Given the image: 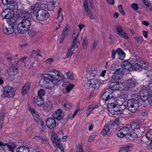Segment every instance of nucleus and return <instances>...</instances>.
I'll list each match as a JSON object with an SVG mask.
<instances>
[{
  "mask_svg": "<svg viewBox=\"0 0 152 152\" xmlns=\"http://www.w3.org/2000/svg\"><path fill=\"white\" fill-rule=\"evenodd\" d=\"M54 75L53 74H46L42 79L39 82V85L44 88L51 89L54 87V85H59L60 82H58L56 79H53V78L50 76Z\"/></svg>",
  "mask_w": 152,
  "mask_h": 152,
  "instance_id": "obj_1",
  "label": "nucleus"
},
{
  "mask_svg": "<svg viewBox=\"0 0 152 152\" xmlns=\"http://www.w3.org/2000/svg\"><path fill=\"white\" fill-rule=\"evenodd\" d=\"M98 70L97 69H95L89 74L90 79L87 81V84L90 87L94 88L95 89H98L99 87L101 84H104L106 83L107 80H103L100 82L95 78L98 76L97 74Z\"/></svg>",
  "mask_w": 152,
  "mask_h": 152,
  "instance_id": "obj_2",
  "label": "nucleus"
},
{
  "mask_svg": "<svg viewBox=\"0 0 152 152\" xmlns=\"http://www.w3.org/2000/svg\"><path fill=\"white\" fill-rule=\"evenodd\" d=\"M130 129L129 136L131 137L137 138L141 136L143 130L141 125L135 123H132L129 126Z\"/></svg>",
  "mask_w": 152,
  "mask_h": 152,
  "instance_id": "obj_3",
  "label": "nucleus"
},
{
  "mask_svg": "<svg viewBox=\"0 0 152 152\" xmlns=\"http://www.w3.org/2000/svg\"><path fill=\"white\" fill-rule=\"evenodd\" d=\"M121 105L117 102L109 103L108 105L109 111L113 115L120 116L123 112L121 107Z\"/></svg>",
  "mask_w": 152,
  "mask_h": 152,
  "instance_id": "obj_4",
  "label": "nucleus"
},
{
  "mask_svg": "<svg viewBox=\"0 0 152 152\" xmlns=\"http://www.w3.org/2000/svg\"><path fill=\"white\" fill-rule=\"evenodd\" d=\"M139 96L138 97H135L136 99H132L128 100L126 108L132 113L135 112L138 108L139 106Z\"/></svg>",
  "mask_w": 152,
  "mask_h": 152,
  "instance_id": "obj_5",
  "label": "nucleus"
},
{
  "mask_svg": "<svg viewBox=\"0 0 152 152\" xmlns=\"http://www.w3.org/2000/svg\"><path fill=\"white\" fill-rule=\"evenodd\" d=\"M129 126L128 125L127 126H124L117 133V136L119 137H125L124 138L126 140H130V137H131L129 136L130 129Z\"/></svg>",
  "mask_w": 152,
  "mask_h": 152,
  "instance_id": "obj_6",
  "label": "nucleus"
},
{
  "mask_svg": "<svg viewBox=\"0 0 152 152\" xmlns=\"http://www.w3.org/2000/svg\"><path fill=\"white\" fill-rule=\"evenodd\" d=\"M36 19L39 21H43L48 18L49 15L47 11L41 9L36 13Z\"/></svg>",
  "mask_w": 152,
  "mask_h": 152,
  "instance_id": "obj_7",
  "label": "nucleus"
},
{
  "mask_svg": "<svg viewBox=\"0 0 152 152\" xmlns=\"http://www.w3.org/2000/svg\"><path fill=\"white\" fill-rule=\"evenodd\" d=\"M138 83L134 79H130L126 81L124 85V89L126 91L132 90L135 87Z\"/></svg>",
  "mask_w": 152,
  "mask_h": 152,
  "instance_id": "obj_8",
  "label": "nucleus"
},
{
  "mask_svg": "<svg viewBox=\"0 0 152 152\" xmlns=\"http://www.w3.org/2000/svg\"><path fill=\"white\" fill-rule=\"evenodd\" d=\"M140 98L141 100L144 102H147L151 105H152V93L146 92L144 91L143 93L140 94Z\"/></svg>",
  "mask_w": 152,
  "mask_h": 152,
  "instance_id": "obj_9",
  "label": "nucleus"
},
{
  "mask_svg": "<svg viewBox=\"0 0 152 152\" xmlns=\"http://www.w3.org/2000/svg\"><path fill=\"white\" fill-rule=\"evenodd\" d=\"M1 94V96L3 98L7 97L10 98L14 96L15 91L14 89L11 87L6 86L4 88V91Z\"/></svg>",
  "mask_w": 152,
  "mask_h": 152,
  "instance_id": "obj_10",
  "label": "nucleus"
},
{
  "mask_svg": "<svg viewBox=\"0 0 152 152\" xmlns=\"http://www.w3.org/2000/svg\"><path fill=\"white\" fill-rule=\"evenodd\" d=\"M145 64L144 61L141 59L137 58L133 64V68L135 71H140L142 69L143 64Z\"/></svg>",
  "mask_w": 152,
  "mask_h": 152,
  "instance_id": "obj_11",
  "label": "nucleus"
},
{
  "mask_svg": "<svg viewBox=\"0 0 152 152\" xmlns=\"http://www.w3.org/2000/svg\"><path fill=\"white\" fill-rule=\"evenodd\" d=\"M14 11L13 10L10 11L9 9H6L2 12L1 15L3 18L6 19L8 20L14 18Z\"/></svg>",
  "mask_w": 152,
  "mask_h": 152,
  "instance_id": "obj_12",
  "label": "nucleus"
},
{
  "mask_svg": "<svg viewBox=\"0 0 152 152\" xmlns=\"http://www.w3.org/2000/svg\"><path fill=\"white\" fill-rule=\"evenodd\" d=\"M113 93V91L111 89L107 88L105 90L104 93L102 95V99L106 101L111 99H113L114 98L112 94Z\"/></svg>",
  "mask_w": 152,
  "mask_h": 152,
  "instance_id": "obj_13",
  "label": "nucleus"
},
{
  "mask_svg": "<svg viewBox=\"0 0 152 152\" xmlns=\"http://www.w3.org/2000/svg\"><path fill=\"white\" fill-rule=\"evenodd\" d=\"M121 68V67L120 68L119 67L118 70L114 72L113 75L111 77L113 79L115 80L116 81L122 78L125 72Z\"/></svg>",
  "mask_w": 152,
  "mask_h": 152,
  "instance_id": "obj_14",
  "label": "nucleus"
},
{
  "mask_svg": "<svg viewBox=\"0 0 152 152\" xmlns=\"http://www.w3.org/2000/svg\"><path fill=\"white\" fill-rule=\"evenodd\" d=\"M64 116V113L61 109H59L55 111L52 115L53 117L58 121H60L62 119Z\"/></svg>",
  "mask_w": 152,
  "mask_h": 152,
  "instance_id": "obj_15",
  "label": "nucleus"
},
{
  "mask_svg": "<svg viewBox=\"0 0 152 152\" xmlns=\"http://www.w3.org/2000/svg\"><path fill=\"white\" fill-rule=\"evenodd\" d=\"M116 29L117 34L120 36L125 39L129 38L128 35L123 30L122 26L120 25H117L116 27Z\"/></svg>",
  "mask_w": 152,
  "mask_h": 152,
  "instance_id": "obj_16",
  "label": "nucleus"
},
{
  "mask_svg": "<svg viewBox=\"0 0 152 152\" xmlns=\"http://www.w3.org/2000/svg\"><path fill=\"white\" fill-rule=\"evenodd\" d=\"M43 110L46 113L49 112L53 109V105L52 103L50 101H48L44 103L42 105Z\"/></svg>",
  "mask_w": 152,
  "mask_h": 152,
  "instance_id": "obj_17",
  "label": "nucleus"
},
{
  "mask_svg": "<svg viewBox=\"0 0 152 152\" xmlns=\"http://www.w3.org/2000/svg\"><path fill=\"white\" fill-rule=\"evenodd\" d=\"M53 118H48L46 122L47 126L50 129L54 128L56 126V122Z\"/></svg>",
  "mask_w": 152,
  "mask_h": 152,
  "instance_id": "obj_18",
  "label": "nucleus"
},
{
  "mask_svg": "<svg viewBox=\"0 0 152 152\" xmlns=\"http://www.w3.org/2000/svg\"><path fill=\"white\" fill-rule=\"evenodd\" d=\"M3 28L4 33L6 34H11L14 33L15 34L14 30L15 28L14 27L10 26L7 25V26H3Z\"/></svg>",
  "mask_w": 152,
  "mask_h": 152,
  "instance_id": "obj_19",
  "label": "nucleus"
},
{
  "mask_svg": "<svg viewBox=\"0 0 152 152\" xmlns=\"http://www.w3.org/2000/svg\"><path fill=\"white\" fill-rule=\"evenodd\" d=\"M134 145L132 143H129L120 148L119 152H129L133 147Z\"/></svg>",
  "mask_w": 152,
  "mask_h": 152,
  "instance_id": "obj_20",
  "label": "nucleus"
},
{
  "mask_svg": "<svg viewBox=\"0 0 152 152\" xmlns=\"http://www.w3.org/2000/svg\"><path fill=\"white\" fill-rule=\"evenodd\" d=\"M117 81V80L116 81ZM110 88V89L113 91V90H118L121 88V85L118 82L112 81L109 85Z\"/></svg>",
  "mask_w": 152,
  "mask_h": 152,
  "instance_id": "obj_21",
  "label": "nucleus"
},
{
  "mask_svg": "<svg viewBox=\"0 0 152 152\" xmlns=\"http://www.w3.org/2000/svg\"><path fill=\"white\" fill-rule=\"evenodd\" d=\"M6 145L9 148V151L11 152H14V150L17 146V143L15 142H13L6 143Z\"/></svg>",
  "mask_w": 152,
  "mask_h": 152,
  "instance_id": "obj_22",
  "label": "nucleus"
},
{
  "mask_svg": "<svg viewBox=\"0 0 152 152\" xmlns=\"http://www.w3.org/2000/svg\"><path fill=\"white\" fill-rule=\"evenodd\" d=\"M34 102L35 105L39 106L43 104L44 100L42 97L39 96H37L34 98Z\"/></svg>",
  "mask_w": 152,
  "mask_h": 152,
  "instance_id": "obj_23",
  "label": "nucleus"
},
{
  "mask_svg": "<svg viewBox=\"0 0 152 152\" xmlns=\"http://www.w3.org/2000/svg\"><path fill=\"white\" fill-rule=\"evenodd\" d=\"M17 30L19 33L22 34L26 33L27 31L26 28L20 22L17 25Z\"/></svg>",
  "mask_w": 152,
  "mask_h": 152,
  "instance_id": "obj_24",
  "label": "nucleus"
},
{
  "mask_svg": "<svg viewBox=\"0 0 152 152\" xmlns=\"http://www.w3.org/2000/svg\"><path fill=\"white\" fill-rule=\"evenodd\" d=\"M31 83L29 82H27L22 88L21 94L22 95H25L31 87Z\"/></svg>",
  "mask_w": 152,
  "mask_h": 152,
  "instance_id": "obj_25",
  "label": "nucleus"
},
{
  "mask_svg": "<svg viewBox=\"0 0 152 152\" xmlns=\"http://www.w3.org/2000/svg\"><path fill=\"white\" fill-rule=\"evenodd\" d=\"M41 6L38 4H33L30 7V10L33 14L36 13L37 12L41 10Z\"/></svg>",
  "mask_w": 152,
  "mask_h": 152,
  "instance_id": "obj_26",
  "label": "nucleus"
},
{
  "mask_svg": "<svg viewBox=\"0 0 152 152\" xmlns=\"http://www.w3.org/2000/svg\"><path fill=\"white\" fill-rule=\"evenodd\" d=\"M51 140L53 142V144L56 147L58 145L61 144L60 143L59 139L61 140V138L59 139L55 135H52L51 138Z\"/></svg>",
  "mask_w": 152,
  "mask_h": 152,
  "instance_id": "obj_27",
  "label": "nucleus"
},
{
  "mask_svg": "<svg viewBox=\"0 0 152 152\" xmlns=\"http://www.w3.org/2000/svg\"><path fill=\"white\" fill-rule=\"evenodd\" d=\"M17 68L15 67L12 65L7 70L8 73L11 76H14L17 73Z\"/></svg>",
  "mask_w": 152,
  "mask_h": 152,
  "instance_id": "obj_28",
  "label": "nucleus"
},
{
  "mask_svg": "<svg viewBox=\"0 0 152 152\" xmlns=\"http://www.w3.org/2000/svg\"><path fill=\"white\" fill-rule=\"evenodd\" d=\"M121 67L128 70H130V68L132 66L131 63L127 61L122 62L121 63Z\"/></svg>",
  "mask_w": 152,
  "mask_h": 152,
  "instance_id": "obj_29",
  "label": "nucleus"
},
{
  "mask_svg": "<svg viewBox=\"0 0 152 152\" xmlns=\"http://www.w3.org/2000/svg\"><path fill=\"white\" fill-rule=\"evenodd\" d=\"M111 128V125L107 123L104 126L101 132V133L103 136L105 135L109 132Z\"/></svg>",
  "mask_w": 152,
  "mask_h": 152,
  "instance_id": "obj_30",
  "label": "nucleus"
},
{
  "mask_svg": "<svg viewBox=\"0 0 152 152\" xmlns=\"http://www.w3.org/2000/svg\"><path fill=\"white\" fill-rule=\"evenodd\" d=\"M28 31L30 28L31 22L28 19H24L20 22Z\"/></svg>",
  "mask_w": 152,
  "mask_h": 152,
  "instance_id": "obj_31",
  "label": "nucleus"
},
{
  "mask_svg": "<svg viewBox=\"0 0 152 152\" xmlns=\"http://www.w3.org/2000/svg\"><path fill=\"white\" fill-rule=\"evenodd\" d=\"M29 148L28 147L22 146L16 149V152H29Z\"/></svg>",
  "mask_w": 152,
  "mask_h": 152,
  "instance_id": "obj_32",
  "label": "nucleus"
},
{
  "mask_svg": "<svg viewBox=\"0 0 152 152\" xmlns=\"http://www.w3.org/2000/svg\"><path fill=\"white\" fill-rule=\"evenodd\" d=\"M7 26L15 27V26L16 24V20L14 18H11L10 19L7 20Z\"/></svg>",
  "mask_w": 152,
  "mask_h": 152,
  "instance_id": "obj_33",
  "label": "nucleus"
},
{
  "mask_svg": "<svg viewBox=\"0 0 152 152\" xmlns=\"http://www.w3.org/2000/svg\"><path fill=\"white\" fill-rule=\"evenodd\" d=\"M33 138L37 141L42 143H44V142H45L46 143H47L46 142H48V141L46 139L42 136H36L34 137Z\"/></svg>",
  "mask_w": 152,
  "mask_h": 152,
  "instance_id": "obj_34",
  "label": "nucleus"
},
{
  "mask_svg": "<svg viewBox=\"0 0 152 152\" xmlns=\"http://www.w3.org/2000/svg\"><path fill=\"white\" fill-rule=\"evenodd\" d=\"M72 104L70 103H65L63 105V108L66 110L69 111L72 108Z\"/></svg>",
  "mask_w": 152,
  "mask_h": 152,
  "instance_id": "obj_35",
  "label": "nucleus"
},
{
  "mask_svg": "<svg viewBox=\"0 0 152 152\" xmlns=\"http://www.w3.org/2000/svg\"><path fill=\"white\" fill-rule=\"evenodd\" d=\"M22 16L25 19H28L31 16V14L28 11L24 10L23 12Z\"/></svg>",
  "mask_w": 152,
  "mask_h": 152,
  "instance_id": "obj_36",
  "label": "nucleus"
},
{
  "mask_svg": "<svg viewBox=\"0 0 152 152\" xmlns=\"http://www.w3.org/2000/svg\"><path fill=\"white\" fill-rule=\"evenodd\" d=\"M66 75L67 77L70 80H74L75 79V75L72 72H66Z\"/></svg>",
  "mask_w": 152,
  "mask_h": 152,
  "instance_id": "obj_37",
  "label": "nucleus"
},
{
  "mask_svg": "<svg viewBox=\"0 0 152 152\" xmlns=\"http://www.w3.org/2000/svg\"><path fill=\"white\" fill-rule=\"evenodd\" d=\"M80 42V41L79 40H75V41L72 40V48H73L74 49L77 48L79 45Z\"/></svg>",
  "mask_w": 152,
  "mask_h": 152,
  "instance_id": "obj_38",
  "label": "nucleus"
},
{
  "mask_svg": "<svg viewBox=\"0 0 152 152\" xmlns=\"http://www.w3.org/2000/svg\"><path fill=\"white\" fill-rule=\"evenodd\" d=\"M79 32L78 30H75L73 33L72 36V40L75 41V40H78L77 38L79 35Z\"/></svg>",
  "mask_w": 152,
  "mask_h": 152,
  "instance_id": "obj_39",
  "label": "nucleus"
},
{
  "mask_svg": "<svg viewBox=\"0 0 152 152\" xmlns=\"http://www.w3.org/2000/svg\"><path fill=\"white\" fill-rule=\"evenodd\" d=\"M35 121L38 123H40L41 121H42L40 118V117L37 113L33 115H32Z\"/></svg>",
  "mask_w": 152,
  "mask_h": 152,
  "instance_id": "obj_40",
  "label": "nucleus"
},
{
  "mask_svg": "<svg viewBox=\"0 0 152 152\" xmlns=\"http://www.w3.org/2000/svg\"><path fill=\"white\" fill-rule=\"evenodd\" d=\"M56 73H57L56 78L58 79V82H60L59 81L63 79L64 77L61 73L58 71H55Z\"/></svg>",
  "mask_w": 152,
  "mask_h": 152,
  "instance_id": "obj_41",
  "label": "nucleus"
},
{
  "mask_svg": "<svg viewBox=\"0 0 152 152\" xmlns=\"http://www.w3.org/2000/svg\"><path fill=\"white\" fill-rule=\"evenodd\" d=\"M128 96L126 94L121 95L119 97L120 101L122 102V103H124L127 100Z\"/></svg>",
  "mask_w": 152,
  "mask_h": 152,
  "instance_id": "obj_42",
  "label": "nucleus"
},
{
  "mask_svg": "<svg viewBox=\"0 0 152 152\" xmlns=\"http://www.w3.org/2000/svg\"><path fill=\"white\" fill-rule=\"evenodd\" d=\"M83 13L85 12H87L89 10L88 1H84L83 3Z\"/></svg>",
  "mask_w": 152,
  "mask_h": 152,
  "instance_id": "obj_43",
  "label": "nucleus"
},
{
  "mask_svg": "<svg viewBox=\"0 0 152 152\" xmlns=\"http://www.w3.org/2000/svg\"><path fill=\"white\" fill-rule=\"evenodd\" d=\"M16 3L14 1H10V3L9 4V7H10V9L13 10L17 8L18 6L15 5Z\"/></svg>",
  "mask_w": 152,
  "mask_h": 152,
  "instance_id": "obj_44",
  "label": "nucleus"
},
{
  "mask_svg": "<svg viewBox=\"0 0 152 152\" xmlns=\"http://www.w3.org/2000/svg\"><path fill=\"white\" fill-rule=\"evenodd\" d=\"M45 94V91L44 89H41L38 90V96L40 97H42Z\"/></svg>",
  "mask_w": 152,
  "mask_h": 152,
  "instance_id": "obj_45",
  "label": "nucleus"
},
{
  "mask_svg": "<svg viewBox=\"0 0 152 152\" xmlns=\"http://www.w3.org/2000/svg\"><path fill=\"white\" fill-rule=\"evenodd\" d=\"M108 123L109 124L111 125V127L112 126H118L119 124V120L118 119H115L113 122H110Z\"/></svg>",
  "mask_w": 152,
  "mask_h": 152,
  "instance_id": "obj_46",
  "label": "nucleus"
},
{
  "mask_svg": "<svg viewBox=\"0 0 152 152\" xmlns=\"http://www.w3.org/2000/svg\"><path fill=\"white\" fill-rule=\"evenodd\" d=\"M27 58L26 57H24V58H22L17 61H15V64H16L21 65L22 64L23 62H24V61Z\"/></svg>",
  "mask_w": 152,
  "mask_h": 152,
  "instance_id": "obj_47",
  "label": "nucleus"
},
{
  "mask_svg": "<svg viewBox=\"0 0 152 152\" xmlns=\"http://www.w3.org/2000/svg\"><path fill=\"white\" fill-rule=\"evenodd\" d=\"M73 48H72V47L71 48H69L66 54V56L67 58H69L71 57L73 53V51L74 50L72 51V49Z\"/></svg>",
  "mask_w": 152,
  "mask_h": 152,
  "instance_id": "obj_48",
  "label": "nucleus"
},
{
  "mask_svg": "<svg viewBox=\"0 0 152 152\" xmlns=\"http://www.w3.org/2000/svg\"><path fill=\"white\" fill-rule=\"evenodd\" d=\"M95 68H93L92 66L90 65H88L86 67V71L89 74L93 71Z\"/></svg>",
  "mask_w": 152,
  "mask_h": 152,
  "instance_id": "obj_49",
  "label": "nucleus"
},
{
  "mask_svg": "<svg viewBox=\"0 0 152 152\" xmlns=\"http://www.w3.org/2000/svg\"><path fill=\"white\" fill-rule=\"evenodd\" d=\"M136 39V41L138 43H140L143 41V37L142 36H137L134 37Z\"/></svg>",
  "mask_w": 152,
  "mask_h": 152,
  "instance_id": "obj_50",
  "label": "nucleus"
},
{
  "mask_svg": "<svg viewBox=\"0 0 152 152\" xmlns=\"http://www.w3.org/2000/svg\"><path fill=\"white\" fill-rule=\"evenodd\" d=\"M119 67L117 65L113 64L111 65L110 69L111 70H113L115 72L118 70V69Z\"/></svg>",
  "mask_w": 152,
  "mask_h": 152,
  "instance_id": "obj_51",
  "label": "nucleus"
},
{
  "mask_svg": "<svg viewBox=\"0 0 152 152\" xmlns=\"http://www.w3.org/2000/svg\"><path fill=\"white\" fill-rule=\"evenodd\" d=\"M55 71H57L56 70H53V71H51L50 72V74H48V75H51V74H53V75H53V76H50V77H52L53 78V79H56L57 80H58V79L57 78H56V77H57V73H55Z\"/></svg>",
  "mask_w": 152,
  "mask_h": 152,
  "instance_id": "obj_52",
  "label": "nucleus"
},
{
  "mask_svg": "<svg viewBox=\"0 0 152 152\" xmlns=\"http://www.w3.org/2000/svg\"><path fill=\"white\" fill-rule=\"evenodd\" d=\"M74 86V85L72 84H70L67 85L66 89L67 92H69Z\"/></svg>",
  "mask_w": 152,
  "mask_h": 152,
  "instance_id": "obj_53",
  "label": "nucleus"
},
{
  "mask_svg": "<svg viewBox=\"0 0 152 152\" xmlns=\"http://www.w3.org/2000/svg\"><path fill=\"white\" fill-rule=\"evenodd\" d=\"M146 136L148 139L152 138V129H150L148 131Z\"/></svg>",
  "mask_w": 152,
  "mask_h": 152,
  "instance_id": "obj_54",
  "label": "nucleus"
},
{
  "mask_svg": "<svg viewBox=\"0 0 152 152\" xmlns=\"http://www.w3.org/2000/svg\"><path fill=\"white\" fill-rule=\"evenodd\" d=\"M86 12H87V15H88L91 19H95V17L93 15V13L91 11L89 10Z\"/></svg>",
  "mask_w": 152,
  "mask_h": 152,
  "instance_id": "obj_55",
  "label": "nucleus"
},
{
  "mask_svg": "<svg viewBox=\"0 0 152 152\" xmlns=\"http://www.w3.org/2000/svg\"><path fill=\"white\" fill-rule=\"evenodd\" d=\"M118 9L119 12H120L123 15H126L125 13L124 12L122 5H119L118 6Z\"/></svg>",
  "mask_w": 152,
  "mask_h": 152,
  "instance_id": "obj_56",
  "label": "nucleus"
},
{
  "mask_svg": "<svg viewBox=\"0 0 152 152\" xmlns=\"http://www.w3.org/2000/svg\"><path fill=\"white\" fill-rule=\"evenodd\" d=\"M54 4H53V3H50L47 7V9L48 10L50 11L52 10H53L54 8Z\"/></svg>",
  "mask_w": 152,
  "mask_h": 152,
  "instance_id": "obj_57",
  "label": "nucleus"
},
{
  "mask_svg": "<svg viewBox=\"0 0 152 152\" xmlns=\"http://www.w3.org/2000/svg\"><path fill=\"white\" fill-rule=\"evenodd\" d=\"M68 32V28L67 27H65L63 30L62 34L61 35V36L65 37L66 36Z\"/></svg>",
  "mask_w": 152,
  "mask_h": 152,
  "instance_id": "obj_58",
  "label": "nucleus"
},
{
  "mask_svg": "<svg viewBox=\"0 0 152 152\" xmlns=\"http://www.w3.org/2000/svg\"><path fill=\"white\" fill-rule=\"evenodd\" d=\"M126 54L123 51H122V52L118 54L119 58L121 60H122L124 59L125 57Z\"/></svg>",
  "mask_w": 152,
  "mask_h": 152,
  "instance_id": "obj_59",
  "label": "nucleus"
},
{
  "mask_svg": "<svg viewBox=\"0 0 152 152\" xmlns=\"http://www.w3.org/2000/svg\"><path fill=\"white\" fill-rule=\"evenodd\" d=\"M77 152H83V148L80 144H78L77 147Z\"/></svg>",
  "mask_w": 152,
  "mask_h": 152,
  "instance_id": "obj_60",
  "label": "nucleus"
},
{
  "mask_svg": "<svg viewBox=\"0 0 152 152\" xmlns=\"http://www.w3.org/2000/svg\"><path fill=\"white\" fill-rule=\"evenodd\" d=\"M27 32H28V34L31 37L35 36L36 34V33L34 31L30 30V29L27 31Z\"/></svg>",
  "mask_w": 152,
  "mask_h": 152,
  "instance_id": "obj_61",
  "label": "nucleus"
},
{
  "mask_svg": "<svg viewBox=\"0 0 152 152\" xmlns=\"http://www.w3.org/2000/svg\"><path fill=\"white\" fill-rule=\"evenodd\" d=\"M88 41L86 38L83 39V45L84 49H86Z\"/></svg>",
  "mask_w": 152,
  "mask_h": 152,
  "instance_id": "obj_62",
  "label": "nucleus"
},
{
  "mask_svg": "<svg viewBox=\"0 0 152 152\" xmlns=\"http://www.w3.org/2000/svg\"><path fill=\"white\" fill-rule=\"evenodd\" d=\"M132 8L134 10H137L139 8V6L136 3H133L131 5Z\"/></svg>",
  "mask_w": 152,
  "mask_h": 152,
  "instance_id": "obj_63",
  "label": "nucleus"
},
{
  "mask_svg": "<svg viewBox=\"0 0 152 152\" xmlns=\"http://www.w3.org/2000/svg\"><path fill=\"white\" fill-rule=\"evenodd\" d=\"M4 5H8L12 0H1Z\"/></svg>",
  "mask_w": 152,
  "mask_h": 152,
  "instance_id": "obj_64",
  "label": "nucleus"
}]
</instances>
